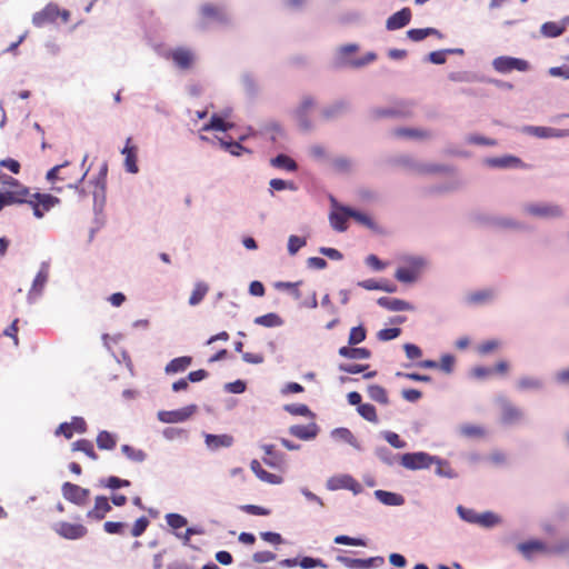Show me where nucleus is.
Here are the masks:
<instances>
[{"label": "nucleus", "instance_id": "4468645a", "mask_svg": "<svg viewBox=\"0 0 569 569\" xmlns=\"http://www.w3.org/2000/svg\"><path fill=\"white\" fill-rule=\"evenodd\" d=\"M54 531L64 539L78 540L83 538L88 530L83 525L71 523L67 521L58 522L54 526Z\"/></svg>", "mask_w": 569, "mask_h": 569}, {"label": "nucleus", "instance_id": "6e6d98bb", "mask_svg": "<svg viewBox=\"0 0 569 569\" xmlns=\"http://www.w3.org/2000/svg\"><path fill=\"white\" fill-rule=\"evenodd\" d=\"M457 513L463 521L478 526L480 513H478L476 510L471 508H466L463 506H458Z\"/></svg>", "mask_w": 569, "mask_h": 569}, {"label": "nucleus", "instance_id": "09e8293b", "mask_svg": "<svg viewBox=\"0 0 569 569\" xmlns=\"http://www.w3.org/2000/svg\"><path fill=\"white\" fill-rule=\"evenodd\" d=\"M358 284L366 290H381L389 293H392L397 290L395 284L378 282L373 279L360 281Z\"/></svg>", "mask_w": 569, "mask_h": 569}, {"label": "nucleus", "instance_id": "ea45409f", "mask_svg": "<svg viewBox=\"0 0 569 569\" xmlns=\"http://www.w3.org/2000/svg\"><path fill=\"white\" fill-rule=\"evenodd\" d=\"M433 463L437 465L435 470L436 475L441 478L455 479L458 477V473L451 468L450 463L447 460H443L436 456V460Z\"/></svg>", "mask_w": 569, "mask_h": 569}, {"label": "nucleus", "instance_id": "603ef678", "mask_svg": "<svg viewBox=\"0 0 569 569\" xmlns=\"http://www.w3.org/2000/svg\"><path fill=\"white\" fill-rule=\"evenodd\" d=\"M502 522V519L499 515L492 512V511H485L480 513L479 518V527L482 528H493Z\"/></svg>", "mask_w": 569, "mask_h": 569}, {"label": "nucleus", "instance_id": "a211bd4d", "mask_svg": "<svg viewBox=\"0 0 569 569\" xmlns=\"http://www.w3.org/2000/svg\"><path fill=\"white\" fill-rule=\"evenodd\" d=\"M203 437L207 449L212 452L222 448H230L234 443L233 437L228 433L212 435L204 432Z\"/></svg>", "mask_w": 569, "mask_h": 569}, {"label": "nucleus", "instance_id": "4d7b16f0", "mask_svg": "<svg viewBox=\"0 0 569 569\" xmlns=\"http://www.w3.org/2000/svg\"><path fill=\"white\" fill-rule=\"evenodd\" d=\"M269 186H270V194L271 196H273L274 191H282V190L296 191L297 190V186L292 181H287V180L278 179V178L271 179L269 181Z\"/></svg>", "mask_w": 569, "mask_h": 569}, {"label": "nucleus", "instance_id": "de8ad7c7", "mask_svg": "<svg viewBox=\"0 0 569 569\" xmlns=\"http://www.w3.org/2000/svg\"><path fill=\"white\" fill-rule=\"evenodd\" d=\"M254 323L266 328H273L282 326L283 320L277 313L270 312L254 318Z\"/></svg>", "mask_w": 569, "mask_h": 569}, {"label": "nucleus", "instance_id": "69168bd1", "mask_svg": "<svg viewBox=\"0 0 569 569\" xmlns=\"http://www.w3.org/2000/svg\"><path fill=\"white\" fill-rule=\"evenodd\" d=\"M306 244H307L306 238H301V237L292 234L288 238V253L290 256H295Z\"/></svg>", "mask_w": 569, "mask_h": 569}, {"label": "nucleus", "instance_id": "bf43d9fd", "mask_svg": "<svg viewBox=\"0 0 569 569\" xmlns=\"http://www.w3.org/2000/svg\"><path fill=\"white\" fill-rule=\"evenodd\" d=\"M565 27L557 22H546L541 26V33L548 38H556L563 33Z\"/></svg>", "mask_w": 569, "mask_h": 569}, {"label": "nucleus", "instance_id": "680f3d73", "mask_svg": "<svg viewBox=\"0 0 569 569\" xmlns=\"http://www.w3.org/2000/svg\"><path fill=\"white\" fill-rule=\"evenodd\" d=\"M284 411L293 416L313 417L308 406L302 403H291L283 406Z\"/></svg>", "mask_w": 569, "mask_h": 569}, {"label": "nucleus", "instance_id": "aec40b11", "mask_svg": "<svg viewBox=\"0 0 569 569\" xmlns=\"http://www.w3.org/2000/svg\"><path fill=\"white\" fill-rule=\"evenodd\" d=\"M60 13V9L56 3H48L41 11H38L32 17V23L40 28L46 23L53 22Z\"/></svg>", "mask_w": 569, "mask_h": 569}, {"label": "nucleus", "instance_id": "423d86ee", "mask_svg": "<svg viewBox=\"0 0 569 569\" xmlns=\"http://www.w3.org/2000/svg\"><path fill=\"white\" fill-rule=\"evenodd\" d=\"M331 210L329 212V222L333 230L345 232L348 229V219L351 216L350 207L341 204L333 196L329 197Z\"/></svg>", "mask_w": 569, "mask_h": 569}, {"label": "nucleus", "instance_id": "7ed1b4c3", "mask_svg": "<svg viewBox=\"0 0 569 569\" xmlns=\"http://www.w3.org/2000/svg\"><path fill=\"white\" fill-rule=\"evenodd\" d=\"M499 409L500 422L507 427L522 425L526 421V412L522 408L513 403L508 397L500 395L495 399Z\"/></svg>", "mask_w": 569, "mask_h": 569}, {"label": "nucleus", "instance_id": "2eb2a0df", "mask_svg": "<svg viewBox=\"0 0 569 569\" xmlns=\"http://www.w3.org/2000/svg\"><path fill=\"white\" fill-rule=\"evenodd\" d=\"M349 110V103L346 100H336L327 106L322 107L320 110V119L323 121H333L338 118L342 117Z\"/></svg>", "mask_w": 569, "mask_h": 569}, {"label": "nucleus", "instance_id": "393cba45", "mask_svg": "<svg viewBox=\"0 0 569 569\" xmlns=\"http://www.w3.org/2000/svg\"><path fill=\"white\" fill-rule=\"evenodd\" d=\"M497 297V292L492 288L481 289L475 292L469 293L466 297V301L468 305L472 306H482L491 303Z\"/></svg>", "mask_w": 569, "mask_h": 569}, {"label": "nucleus", "instance_id": "8fccbe9b", "mask_svg": "<svg viewBox=\"0 0 569 569\" xmlns=\"http://www.w3.org/2000/svg\"><path fill=\"white\" fill-rule=\"evenodd\" d=\"M121 451L129 460L133 462L141 463L147 459V453L143 450L137 449L130 445H122Z\"/></svg>", "mask_w": 569, "mask_h": 569}, {"label": "nucleus", "instance_id": "f03ea898", "mask_svg": "<svg viewBox=\"0 0 569 569\" xmlns=\"http://www.w3.org/2000/svg\"><path fill=\"white\" fill-rule=\"evenodd\" d=\"M318 107V100L311 94H303L297 106L290 111L293 121L303 132L315 130L316 122L311 119V112Z\"/></svg>", "mask_w": 569, "mask_h": 569}, {"label": "nucleus", "instance_id": "c03bdc74", "mask_svg": "<svg viewBox=\"0 0 569 569\" xmlns=\"http://www.w3.org/2000/svg\"><path fill=\"white\" fill-rule=\"evenodd\" d=\"M458 432L460 436L466 438H480L486 435V431L481 426L472 423H463L459 426Z\"/></svg>", "mask_w": 569, "mask_h": 569}, {"label": "nucleus", "instance_id": "7c9ffc66", "mask_svg": "<svg viewBox=\"0 0 569 569\" xmlns=\"http://www.w3.org/2000/svg\"><path fill=\"white\" fill-rule=\"evenodd\" d=\"M250 468L252 472L257 476V478H259L263 482L271 485H280L283 481L281 476L266 471L258 460H252L250 463Z\"/></svg>", "mask_w": 569, "mask_h": 569}, {"label": "nucleus", "instance_id": "3c124183", "mask_svg": "<svg viewBox=\"0 0 569 569\" xmlns=\"http://www.w3.org/2000/svg\"><path fill=\"white\" fill-rule=\"evenodd\" d=\"M73 451H82L86 456H88L91 460H97L98 455L93 449V445L91 441L87 439H80L72 443Z\"/></svg>", "mask_w": 569, "mask_h": 569}, {"label": "nucleus", "instance_id": "49530a36", "mask_svg": "<svg viewBox=\"0 0 569 569\" xmlns=\"http://www.w3.org/2000/svg\"><path fill=\"white\" fill-rule=\"evenodd\" d=\"M32 199L40 204V207L43 208V210L46 211H49L50 209H52L54 206H57L60 200L59 198L52 196V194H49V193H34L32 194Z\"/></svg>", "mask_w": 569, "mask_h": 569}, {"label": "nucleus", "instance_id": "f8f14e48", "mask_svg": "<svg viewBox=\"0 0 569 569\" xmlns=\"http://www.w3.org/2000/svg\"><path fill=\"white\" fill-rule=\"evenodd\" d=\"M168 56L173 61L174 66L181 70L191 68L197 57L196 52L187 47H177L170 50Z\"/></svg>", "mask_w": 569, "mask_h": 569}, {"label": "nucleus", "instance_id": "20e7f679", "mask_svg": "<svg viewBox=\"0 0 569 569\" xmlns=\"http://www.w3.org/2000/svg\"><path fill=\"white\" fill-rule=\"evenodd\" d=\"M199 28L206 30L211 26H224L230 22L227 9L220 4L203 3L199 8Z\"/></svg>", "mask_w": 569, "mask_h": 569}, {"label": "nucleus", "instance_id": "4be33fe9", "mask_svg": "<svg viewBox=\"0 0 569 569\" xmlns=\"http://www.w3.org/2000/svg\"><path fill=\"white\" fill-rule=\"evenodd\" d=\"M319 432V427L316 422L308 425H293L289 428V433L300 440L310 441L313 440Z\"/></svg>", "mask_w": 569, "mask_h": 569}, {"label": "nucleus", "instance_id": "13d9d810", "mask_svg": "<svg viewBox=\"0 0 569 569\" xmlns=\"http://www.w3.org/2000/svg\"><path fill=\"white\" fill-rule=\"evenodd\" d=\"M357 411L365 420L372 423L378 422V416L375 406L370 403H362L357 407Z\"/></svg>", "mask_w": 569, "mask_h": 569}, {"label": "nucleus", "instance_id": "774afa93", "mask_svg": "<svg viewBox=\"0 0 569 569\" xmlns=\"http://www.w3.org/2000/svg\"><path fill=\"white\" fill-rule=\"evenodd\" d=\"M166 521L168 526L174 530H178L188 523L187 518L179 513H167Z\"/></svg>", "mask_w": 569, "mask_h": 569}, {"label": "nucleus", "instance_id": "5701e85b", "mask_svg": "<svg viewBox=\"0 0 569 569\" xmlns=\"http://www.w3.org/2000/svg\"><path fill=\"white\" fill-rule=\"evenodd\" d=\"M411 20V10L402 8L401 10L391 14L386 21V29L389 31L399 30L409 24Z\"/></svg>", "mask_w": 569, "mask_h": 569}, {"label": "nucleus", "instance_id": "2f4dec72", "mask_svg": "<svg viewBox=\"0 0 569 569\" xmlns=\"http://www.w3.org/2000/svg\"><path fill=\"white\" fill-rule=\"evenodd\" d=\"M373 495L376 499L385 506L399 507L405 503L403 496L396 492L378 489L373 492Z\"/></svg>", "mask_w": 569, "mask_h": 569}, {"label": "nucleus", "instance_id": "a18cd8bd", "mask_svg": "<svg viewBox=\"0 0 569 569\" xmlns=\"http://www.w3.org/2000/svg\"><path fill=\"white\" fill-rule=\"evenodd\" d=\"M26 201L27 199L23 198V193L21 192H8L4 190L0 192V210L7 206L23 203Z\"/></svg>", "mask_w": 569, "mask_h": 569}, {"label": "nucleus", "instance_id": "0eeeda50", "mask_svg": "<svg viewBox=\"0 0 569 569\" xmlns=\"http://www.w3.org/2000/svg\"><path fill=\"white\" fill-rule=\"evenodd\" d=\"M433 460H436V456L423 451L407 452L400 456L401 466L408 470L428 469L433 465Z\"/></svg>", "mask_w": 569, "mask_h": 569}, {"label": "nucleus", "instance_id": "864d4df0", "mask_svg": "<svg viewBox=\"0 0 569 569\" xmlns=\"http://www.w3.org/2000/svg\"><path fill=\"white\" fill-rule=\"evenodd\" d=\"M208 290H209V287L207 283H204L202 281H198L194 284V288L189 298V305L190 306L199 305L202 301V299L204 298V296L207 295Z\"/></svg>", "mask_w": 569, "mask_h": 569}, {"label": "nucleus", "instance_id": "6e6552de", "mask_svg": "<svg viewBox=\"0 0 569 569\" xmlns=\"http://www.w3.org/2000/svg\"><path fill=\"white\" fill-rule=\"evenodd\" d=\"M492 67L497 72L505 74L513 70L526 72L530 69V63L520 58L500 56L492 60Z\"/></svg>", "mask_w": 569, "mask_h": 569}, {"label": "nucleus", "instance_id": "58836bf2", "mask_svg": "<svg viewBox=\"0 0 569 569\" xmlns=\"http://www.w3.org/2000/svg\"><path fill=\"white\" fill-rule=\"evenodd\" d=\"M429 36H437L438 38H442L441 32L435 28L410 29L407 31V37L416 42L422 41Z\"/></svg>", "mask_w": 569, "mask_h": 569}, {"label": "nucleus", "instance_id": "c9c22d12", "mask_svg": "<svg viewBox=\"0 0 569 569\" xmlns=\"http://www.w3.org/2000/svg\"><path fill=\"white\" fill-rule=\"evenodd\" d=\"M270 164L278 169H283L289 172H295L298 169L297 162L289 156L280 153L270 160Z\"/></svg>", "mask_w": 569, "mask_h": 569}, {"label": "nucleus", "instance_id": "ddd939ff", "mask_svg": "<svg viewBox=\"0 0 569 569\" xmlns=\"http://www.w3.org/2000/svg\"><path fill=\"white\" fill-rule=\"evenodd\" d=\"M90 490L82 488L71 482H64L62 485V496L66 500L78 505L84 506L87 503Z\"/></svg>", "mask_w": 569, "mask_h": 569}, {"label": "nucleus", "instance_id": "c85d7f7f", "mask_svg": "<svg viewBox=\"0 0 569 569\" xmlns=\"http://www.w3.org/2000/svg\"><path fill=\"white\" fill-rule=\"evenodd\" d=\"M131 142V138H127L126 146L121 150V153L124 156V168L130 173H138L139 167L137 164V148L129 147Z\"/></svg>", "mask_w": 569, "mask_h": 569}, {"label": "nucleus", "instance_id": "c756f323", "mask_svg": "<svg viewBox=\"0 0 569 569\" xmlns=\"http://www.w3.org/2000/svg\"><path fill=\"white\" fill-rule=\"evenodd\" d=\"M111 510V506L104 496H98L94 507L87 512L89 519L101 520Z\"/></svg>", "mask_w": 569, "mask_h": 569}, {"label": "nucleus", "instance_id": "5fc2aeb1", "mask_svg": "<svg viewBox=\"0 0 569 569\" xmlns=\"http://www.w3.org/2000/svg\"><path fill=\"white\" fill-rule=\"evenodd\" d=\"M493 224L502 229L515 231H520L523 229V223L511 217H498L495 219Z\"/></svg>", "mask_w": 569, "mask_h": 569}, {"label": "nucleus", "instance_id": "473e14b6", "mask_svg": "<svg viewBox=\"0 0 569 569\" xmlns=\"http://www.w3.org/2000/svg\"><path fill=\"white\" fill-rule=\"evenodd\" d=\"M192 363V358L189 356H182L170 360L166 367L164 372L167 375H176L184 372Z\"/></svg>", "mask_w": 569, "mask_h": 569}, {"label": "nucleus", "instance_id": "9d476101", "mask_svg": "<svg viewBox=\"0 0 569 569\" xmlns=\"http://www.w3.org/2000/svg\"><path fill=\"white\" fill-rule=\"evenodd\" d=\"M520 131L525 134L539 139L566 138L569 137V129H557L543 126H523Z\"/></svg>", "mask_w": 569, "mask_h": 569}, {"label": "nucleus", "instance_id": "e433bc0d", "mask_svg": "<svg viewBox=\"0 0 569 569\" xmlns=\"http://www.w3.org/2000/svg\"><path fill=\"white\" fill-rule=\"evenodd\" d=\"M330 166L336 173H349L353 169V161L348 157H336L331 159Z\"/></svg>", "mask_w": 569, "mask_h": 569}, {"label": "nucleus", "instance_id": "b1692460", "mask_svg": "<svg viewBox=\"0 0 569 569\" xmlns=\"http://www.w3.org/2000/svg\"><path fill=\"white\" fill-rule=\"evenodd\" d=\"M377 303L389 311H413L415 306L406 300L390 297H380Z\"/></svg>", "mask_w": 569, "mask_h": 569}, {"label": "nucleus", "instance_id": "338daca9", "mask_svg": "<svg viewBox=\"0 0 569 569\" xmlns=\"http://www.w3.org/2000/svg\"><path fill=\"white\" fill-rule=\"evenodd\" d=\"M366 339V330L362 326L351 328L349 332L348 343L356 346Z\"/></svg>", "mask_w": 569, "mask_h": 569}, {"label": "nucleus", "instance_id": "dca6fc26", "mask_svg": "<svg viewBox=\"0 0 569 569\" xmlns=\"http://www.w3.org/2000/svg\"><path fill=\"white\" fill-rule=\"evenodd\" d=\"M49 278V267L42 263L36 278L33 279L31 289L28 292V302L33 303L41 295Z\"/></svg>", "mask_w": 569, "mask_h": 569}, {"label": "nucleus", "instance_id": "79ce46f5", "mask_svg": "<svg viewBox=\"0 0 569 569\" xmlns=\"http://www.w3.org/2000/svg\"><path fill=\"white\" fill-rule=\"evenodd\" d=\"M2 186L6 187L4 191L8 192H21L23 193V198L27 199V196L29 194V189L20 183L19 180L16 178L6 174L2 180Z\"/></svg>", "mask_w": 569, "mask_h": 569}, {"label": "nucleus", "instance_id": "f3484780", "mask_svg": "<svg viewBox=\"0 0 569 569\" xmlns=\"http://www.w3.org/2000/svg\"><path fill=\"white\" fill-rule=\"evenodd\" d=\"M517 549L527 560H530L536 552L548 556L549 545L542 540L531 539L525 542H520L517 546Z\"/></svg>", "mask_w": 569, "mask_h": 569}, {"label": "nucleus", "instance_id": "37998d69", "mask_svg": "<svg viewBox=\"0 0 569 569\" xmlns=\"http://www.w3.org/2000/svg\"><path fill=\"white\" fill-rule=\"evenodd\" d=\"M367 391L371 400L385 406L389 403L388 393L383 387L379 385H370Z\"/></svg>", "mask_w": 569, "mask_h": 569}, {"label": "nucleus", "instance_id": "412c9836", "mask_svg": "<svg viewBox=\"0 0 569 569\" xmlns=\"http://www.w3.org/2000/svg\"><path fill=\"white\" fill-rule=\"evenodd\" d=\"M330 437L332 440L337 442H345L351 446L357 451H362L363 447L360 441L356 438V436L345 427L335 428L330 431Z\"/></svg>", "mask_w": 569, "mask_h": 569}, {"label": "nucleus", "instance_id": "39448f33", "mask_svg": "<svg viewBox=\"0 0 569 569\" xmlns=\"http://www.w3.org/2000/svg\"><path fill=\"white\" fill-rule=\"evenodd\" d=\"M427 266L428 260L423 257H408L405 259V264L396 270L395 278L401 283H413Z\"/></svg>", "mask_w": 569, "mask_h": 569}, {"label": "nucleus", "instance_id": "9b49d317", "mask_svg": "<svg viewBox=\"0 0 569 569\" xmlns=\"http://www.w3.org/2000/svg\"><path fill=\"white\" fill-rule=\"evenodd\" d=\"M197 411L196 405H190L176 410H161L158 419L163 423H179L187 421Z\"/></svg>", "mask_w": 569, "mask_h": 569}, {"label": "nucleus", "instance_id": "a878e982", "mask_svg": "<svg viewBox=\"0 0 569 569\" xmlns=\"http://www.w3.org/2000/svg\"><path fill=\"white\" fill-rule=\"evenodd\" d=\"M395 136L402 139L427 140L432 138V132L421 128H397Z\"/></svg>", "mask_w": 569, "mask_h": 569}, {"label": "nucleus", "instance_id": "6ab92c4d", "mask_svg": "<svg viewBox=\"0 0 569 569\" xmlns=\"http://www.w3.org/2000/svg\"><path fill=\"white\" fill-rule=\"evenodd\" d=\"M519 392H540L545 389V382L541 378L535 376H520L515 383Z\"/></svg>", "mask_w": 569, "mask_h": 569}, {"label": "nucleus", "instance_id": "1a4fd4ad", "mask_svg": "<svg viewBox=\"0 0 569 569\" xmlns=\"http://www.w3.org/2000/svg\"><path fill=\"white\" fill-rule=\"evenodd\" d=\"M327 489L331 491L347 489L352 491L353 495H359L362 491V486L350 475H337L327 480Z\"/></svg>", "mask_w": 569, "mask_h": 569}, {"label": "nucleus", "instance_id": "72a5a7b5", "mask_svg": "<svg viewBox=\"0 0 569 569\" xmlns=\"http://www.w3.org/2000/svg\"><path fill=\"white\" fill-rule=\"evenodd\" d=\"M107 172H108V167H107V163H104V164H102V167L99 171L98 178L94 180L96 188L101 191V204L100 206H98V200H99L100 194H99L98 190L93 192L94 210H98V208H99V210H101L103 202H104V189H106Z\"/></svg>", "mask_w": 569, "mask_h": 569}, {"label": "nucleus", "instance_id": "bb28decb", "mask_svg": "<svg viewBox=\"0 0 569 569\" xmlns=\"http://www.w3.org/2000/svg\"><path fill=\"white\" fill-rule=\"evenodd\" d=\"M485 163L491 168H521L523 166L521 159L515 156L488 158Z\"/></svg>", "mask_w": 569, "mask_h": 569}, {"label": "nucleus", "instance_id": "cd10ccee", "mask_svg": "<svg viewBox=\"0 0 569 569\" xmlns=\"http://www.w3.org/2000/svg\"><path fill=\"white\" fill-rule=\"evenodd\" d=\"M260 448L263 450L266 457L263 462L271 468H280L284 461V456L281 452L274 450L273 445L264 443Z\"/></svg>", "mask_w": 569, "mask_h": 569}, {"label": "nucleus", "instance_id": "052dcab7", "mask_svg": "<svg viewBox=\"0 0 569 569\" xmlns=\"http://www.w3.org/2000/svg\"><path fill=\"white\" fill-rule=\"evenodd\" d=\"M375 453L383 463L388 466H392L397 460V456L392 453V451L386 446L376 447Z\"/></svg>", "mask_w": 569, "mask_h": 569}, {"label": "nucleus", "instance_id": "f257e3e1", "mask_svg": "<svg viewBox=\"0 0 569 569\" xmlns=\"http://www.w3.org/2000/svg\"><path fill=\"white\" fill-rule=\"evenodd\" d=\"M521 211L529 218L540 220H561L566 217L561 204L547 200L526 201L521 204Z\"/></svg>", "mask_w": 569, "mask_h": 569}, {"label": "nucleus", "instance_id": "0e129e2a", "mask_svg": "<svg viewBox=\"0 0 569 569\" xmlns=\"http://www.w3.org/2000/svg\"><path fill=\"white\" fill-rule=\"evenodd\" d=\"M382 438L393 448L403 449L407 447V442L401 440L399 435L393 431H382Z\"/></svg>", "mask_w": 569, "mask_h": 569}, {"label": "nucleus", "instance_id": "a19ab883", "mask_svg": "<svg viewBox=\"0 0 569 569\" xmlns=\"http://www.w3.org/2000/svg\"><path fill=\"white\" fill-rule=\"evenodd\" d=\"M117 445V436L107 431L102 430L97 436V446L101 450H112L114 449Z\"/></svg>", "mask_w": 569, "mask_h": 569}, {"label": "nucleus", "instance_id": "e2e57ef3", "mask_svg": "<svg viewBox=\"0 0 569 569\" xmlns=\"http://www.w3.org/2000/svg\"><path fill=\"white\" fill-rule=\"evenodd\" d=\"M569 551V537L562 538L555 542L553 545H549L548 556H559L565 555Z\"/></svg>", "mask_w": 569, "mask_h": 569}, {"label": "nucleus", "instance_id": "4c0bfd02", "mask_svg": "<svg viewBox=\"0 0 569 569\" xmlns=\"http://www.w3.org/2000/svg\"><path fill=\"white\" fill-rule=\"evenodd\" d=\"M230 128H232V123L231 122H228L223 119V117L219 116V114H213L211 118H210V121L204 124L202 127V130L203 131H210V130H216V131H222V132H226L228 131Z\"/></svg>", "mask_w": 569, "mask_h": 569}, {"label": "nucleus", "instance_id": "f704fd0d", "mask_svg": "<svg viewBox=\"0 0 569 569\" xmlns=\"http://www.w3.org/2000/svg\"><path fill=\"white\" fill-rule=\"evenodd\" d=\"M338 353L343 358L357 360H366L371 357V352L367 348H351L346 346L339 348Z\"/></svg>", "mask_w": 569, "mask_h": 569}]
</instances>
